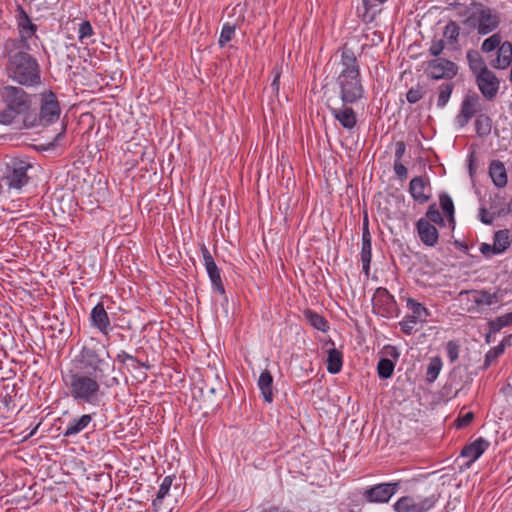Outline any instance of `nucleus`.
I'll return each instance as SVG.
<instances>
[{
	"instance_id": "obj_1",
	"label": "nucleus",
	"mask_w": 512,
	"mask_h": 512,
	"mask_svg": "<svg viewBox=\"0 0 512 512\" xmlns=\"http://www.w3.org/2000/svg\"><path fill=\"white\" fill-rule=\"evenodd\" d=\"M21 40H5L2 56L7 60L6 75L12 81L25 87L41 84V69L37 59L21 46Z\"/></svg>"
},
{
	"instance_id": "obj_2",
	"label": "nucleus",
	"mask_w": 512,
	"mask_h": 512,
	"mask_svg": "<svg viewBox=\"0 0 512 512\" xmlns=\"http://www.w3.org/2000/svg\"><path fill=\"white\" fill-rule=\"evenodd\" d=\"M341 71L336 84L344 105H352L364 96V87L361 80L360 66L354 51L344 44L341 47Z\"/></svg>"
},
{
	"instance_id": "obj_3",
	"label": "nucleus",
	"mask_w": 512,
	"mask_h": 512,
	"mask_svg": "<svg viewBox=\"0 0 512 512\" xmlns=\"http://www.w3.org/2000/svg\"><path fill=\"white\" fill-rule=\"evenodd\" d=\"M80 371L95 376L101 381L110 382V375L115 370L109 352L99 341L92 339L91 343L82 347L77 357Z\"/></svg>"
},
{
	"instance_id": "obj_4",
	"label": "nucleus",
	"mask_w": 512,
	"mask_h": 512,
	"mask_svg": "<svg viewBox=\"0 0 512 512\" xmlns=\"http://www.w3.org/2000/svg\"><path fill=\"white\" fill-rule=\"evenodd\" d=\"M65 383L69 389V395L74 401L95 405L103 394L101 385L111 387L117 384L118 380L115 377H111L110 382L101 381V379H97L95 376L82 371H70Z\"/></svg>"
},
{
	"instance_id": "obj_5",
	"label": "nucleus",
	"mask_w": 512,
	"mask_h": 512,
	"mask_svg": "<svg viewBox=\"0 0 512 512\" xmlns=\"http://www.w3.org/2000/svg\"><path fill=\"white\" fill-rule=\"evenodd\" d=\"M0 96L6 109L0 111V123L12 124L17 115L30 113L32 97L19 86L6 85L0 90Z\"/></svg>"
},
{
	"instance_id": "obj_6",
	"label": "nucleus",
	"mask_w": 512,
	"mask_h": 512,
	"mask_svg": "<svg viewBox=\"0 0 512 512\" xmlns=\"http://www.w3.org/2000/svg\"><path fill=\"white\" fill-rule=\"evenodd\" d=\"M39 100V112H30L23 118L26 128L48 126L55 123L60 117L61 107L54 92L49 90L40 93Z\"/></svg>"
},
{
	"instance_id": "obj_7",
	"label": "nucleus",
	"mask_w": 512,
	"mask_h": 512,
	"mask_svg": "<svg viewBox=\"0 0 512 512\" xmlns=\"http://www.w3.org/2000/svg\"><path fill=\"white\" fill-rule=\"evenodd\" d=\"M471 6L475 10L466 22L470 23L479 35H488L498 29L501 24V15L498 11L476 1H473Z\"/></svg>"
},
{
	"instance_id": "obj_8",
	"label": "nucleus",
	"mask_w": 512,
	"mask_h": 512,
	"mask_svg": "<svg viewBox=\"0 0 512 512\" xmlns=\"http://www.w3.org/2000/svg\"><path fill=\"white\" fill-rule=\"evenodd\" d=\"M32 167V164L27 159L11 158L5 163L1 181L5 184L8 191H20L28 184L30 180L28 171Z\"/></svg>"
},
{
	"instance_id": "obj_9",
	"label": "nucleus",
	"mask_w": 512,
	"mask_h": 512,
	"mask_svg": "<svg viewBox=\"0 0 512 512\" xmlns=\"http://www.w3.org/2000/svg\"><path fill=\"white\" fill-rule=\"evenodd\" d=\"M458 299L462 303V308L468 313H476L484 305L490 306L499 302L497 293H489L485 290H462Z\"/></svg>"
},
{
	"instance_id": "obj_10",
	"label": "nucleus",
	"mask_w": 512,
	"mask_h": 512,
	"mask_svg": "<svg viewBox=\"0 0 512 512\" xmlns=\"http://www.w3.org/2000/svg\"><path fill=\"white\" fill-rule=\"evenodd\" d=\"M480 101V96L475 92L464 96L460 111L455 117V122L460 128L467 126L470 120L481 111Z\"/></svg>"
},
{
	"instance_id": "obj_11",
	"label": "nucleus",
	"mask_w": 512,
	"mask_h": 512,
	"mask_svg": "<svg viewBox=\"0 0 512 512\" xmlns=\"http://www.w3.org/2000/svg\"><path fill=\"white\" fill-rule=\"evenodd\" d=\"M372 303L374 311L383 317H392L397 312V303L386 288L375 290Z\"/></svg>"
},
{
	"instance_id": "obj_12",
	"label": "nucleus",
	"mask_w": 512,
	"mask_h": 512,
	"mask_svg": "<svg viewBox=\"0 0 512 512\" xmlns=\"http://www.w3.org/2000/svg\"><path fill=\"white\" fill-rule=\"evenodd\" d=\"M399 486L398 482L380 483L366 489L363 496L369 503H388L391 497L398 491Z\"/></svg>"
},
{
	"instance_id": "obj_13",
	"label": "nucleus",
	"mask_w": 512,
	"mask_h": 512,
	"mask_svg": "<svg viewBox=\"0 0 512 512\" xmlns=\"http://www.w3.org/2000/svg\"><path fill=\"white\" fill-rule=\"evenodd\" d=\"M476 85L487 101H493L500 89V79L492 70H488L475 77Z\"/></svg>"
},
{
	"instance_id": "obj_14",
	"label": "nucleus",
	"mask_w": 512,
	"mask_h": 512,
	"mask_svg": "<svg viewBox=\"0 0 512 512\" xmlns=\"http://www.w3.org/2000/svg\"><path fill=\"white\" fill-rule=\"evenodd\" d=\"M456 74V64L445 58H437L428 63L427 75L432 79H452Z\"/></svg>"
},
{
	"instance_id": "obj_15",
	"label": "nucleus",
	"mask_w": 512,
	"mask_h": 512,
	"mask_svg": "<svg viewBox=\"0 0 512 512\" xmlns=\"http://www.w3.org/2000/svg\"><path fill=\"white\" fill-rule=\"evenodd\" d=\"M17 25L19 38H9L8 40H21V46L28 47L27 40L35 34L37 26L32 23L29 15L20 5L17 8Z\"/></svg>"
},
{
	"instance_id": "obj_16",
	"label": "nucleus",
	"mask_w": 512,
	"mask_h": 512,
	"mask_svg": "<svg viewBox=\"0 0 512 512\" xmlns=\"http://www.w3.org/2000/svg\"><path fill=\"white\" fill-rule=\"evenodd\" d=\"M201 252H202V256H203V260H204V266L206 268V271L208 273V276L210 278L213 288L219 294H224L225 288H224L222 278L220 275V270L217 267L210 251L204 244L201 246Z\"/></svg>"
},
{
	"instance_id": "obj_17",
	"label": "nucleus",
	"mask_w": 512,
	"mask_h": 512,
	"mask_svg": "<svg viewBox=\"0 0 512 512\" xmlns=\"http://www.w3.org/2000/svg\"><path fill=\"white\" fill-rule=\"evenodd\" d=\"M91 326L108 336L112 330L110 318L102 302L97 303L90 313Z\"/></svg>"
},
{
	"instance_id": "obj_18",
	"label": "nucleus",
	"mask_w": 512,
	"mask_h": 512,
	"mask_svg": "<svg viewBox=\"0 0 512 512\" xmlns=\"http://www.w3.org/2000/svg\"><path fill=\"white\" fill-rule=\"evenodd\" d=\"M332 116L339 122V124L347 130H352L357 125V114L350 107V105H344L341 107L328 106Z\"/></svg>"
},
{
	"instance_id": "obj_19",
	"label": "nucleus",
	"mask_w": 512,
	"mask_h": 512,
	"mask_svg": "<svg viewBox=\"0 0 512 512\" xmlns=\"http://www.w3.org/2000/svg\"><path fill=\"white\" fill-rule=\"evenodd\" d=\"M416 228L418 236L424 245L433 247L438 243V230L428 220L420 218L416 223Z\"/></svg>"
},
{
	"instance_id": "obj_20",
	"label": "nucleus",
	"mask_w": 512,
	"mask_h": 512,
	"mask_svg": "<svg viewBox=\"0 0 512 512\" xmlns=\"http://www.w3.org/2000/svg\"><path fill=\"white\" fill-rule=\"evenodd\" d=\"M371 234L368 228L367 216L364 218L363 232H362V247H361V262L362 269L366 276L370 272V263L372 258Z\"/></svg>"
},
{
	"instance_id": "obj_21",
	"label": "nucleus",
	"mask_w": 512,
	"mask_h": 512,
	"mask_svg": "<svg viewBox=\"0 0 512 512\" xmlns=\"http://www.w3.org/2000/svg\"><path fill=\"white\" fill-rule=\"evenodd\" d=\"M429 184V179L423 176L414 177L410 181L409 192L416 202L424 204L429 201L430 195L425 193V190L429 188Z\"/></svg>"
},
{
	"instance_id": "obj_22",
	"label": "nucleus",
	"mask_w": 512,
	"mask_h": 512,
	"mask_svg": "<svg viewBox=\"0 0 512 512\" xmlns=\"http://www.w3.org/2000/svg\"><path fill=\"white\" fill-rule=\"evenodd\" d=\"M489 445L490 443L486 439L480 437L464 446L460 455L469 459L467 466H470L488 449Z\"/></svg>"
},
{
	"instance_id": "obj_23",
	"label": "nucleus",
	"mask_w": 512,
	"mask_h": 512,
	"mask_svg": "<svg viewBox=\"0 0 512 512\" xmlns=\"http://www.w3.org/2000/svg\"><path fill=\"white\" fill-rule=\"evenodd\" d=\"M512 63V42L504 41L497 50L496 58L490 62L495 69H507Z\"/></svg>"
},
{
	"instance_id": "obj_24",
	"label": "nucleus",
	"mask_w": 512,
	"mask_h": 512,
	"mask_svg": "<svg viewBox=\"0 0 512 512\" xmlns=\"http://www.w3.org/2000/svg\"><path fill=\"white\" fill-rule=\"evenodd\" d=\"M489 176L497 188H504L508 183V175L505 165L500 160H492L488 168Z\"/></svg>"
},
{
	"instance_id": "obj_25",
	"label": "nucleus",
	"mask_w": 512,
	"mask_h": 512,
	"mask_svg": "<svg viewBox=\"0 0 512 512\" xmlns=\"http://www.w3.org/2000/svg\"><path fill=\"white\" fill-rule=\"evenodd\" d=\"M466 59L468 61L469 69L476 77V75H480L488 70L487 64L484 58L481 56L480 52L474 49H470L466 53Z\"/></svg>"
},
{
	"instance_id": "obj_26",
	"label": "nucleus",
	"mask_w": 512,
	"mask_h": 512,
	"mask_svg": "<svg viewBox=\"0 0 512 512\" xmlns=\"http://www.w3.org/2000/svg\"><path fill=\"white\" fill-rule=\"evenodd\" d=\"M91 422H92V416L90 414H83L79 418H74L68 423V425L63 433V436L64 437L75 436V435L79 434L80 432H82L83 430H85Z\"/></svg>"
},
{
	"instance_id": "obj_27",
	"label": "nucleus",
	"mask_w": 512,
	"mask_h": 512,
	"mask_svg": "<svg viewBox=\"0 0 512 512\" xmlns=\"http://www.w3.org/2000/svg\"><path fill=\"white\" fill-rule=\"evenodd\" d=\"M258 386L261 390V394L263 399L267 403H271L273 401V377L269 370H264L260 374L258 379Z\"/></svg>"
},
{
	"instance_id": "obj_28",
	"label": "nucleus",
	"mask_w": 512,
	"mask_h": 512,
	"mask_svg": "<svg viewBox=\"0 0 512 512\" xmlns=\"http://www.w3.org/2000/svg\"><path fill=\"white\" fill-rule=\"evenodd\" d=\"M407 307L411 310V318L416 319L421 323L427 321L431 315L430 311L421 303L417 302L413 298L407 299Z\"/></svg>"
},
{
	"instance_id": "obj_29",
	"label": "nucleus",
	"mask_w": 512,
	"mask_h": 512,
	"mask_svg": "<svg viewBox=\"0 0 512 512\" xmlns=\"http://www.w3.org/2000/svg\"><path fill=\"white\" fill-rule=\"evenodd\" d=\"M175 476H166L160 484L156 498L152 501V506L155 512L161 509L163 499L168 495L172 486Z\"/></svg>"
},
{
	"instance_id": "obj_30",
	"label": "nucleus",
	"mask_w": 512,
	"mask_h": 512,
	"mask_svg": "<svg viewBox=\"0 0 512 512\" xmlns=\"http://www.w3.org/2000/svg\"><path fill=\"white\" fill-rule=\"evenodd\" d=\"M343 365V355L336 348L328 350L327 370L331 374H337L341 371Z\"/></svg>"
},
{
	"instance_id": "obj_31",
	"label": "nucleus",
	"mask_w": 512,
	"mask_h": 512,
	"mask_svg": "<svg viewBox=\"0 0 512 512\" xmlns=\"http://www.w3.org/2000/svg\"><path fill=\"white\" fill-rule=\"evenodd\" d=\"M474 125L477 136L483 138L491 133L492 119L488 115L481 113L476 116Z\"/></svg>"
},
{
	"instance_id": "obj_32",
	"label": "nucleus",
	"mask_w": 512,
	"mask_h": 512,
	"mask_svg": "<svg viewBox=\"0 0 512 512\" xmlns=\"http://www.w3.org/2000/svg\"><path fill=\"white\" fill-rule=\"evenodd\" d=\"M303 315H304L306 321L312 327L316 328L317 330L326 332L327 329L329 328L328 322L325 320V318L323 316H321L317 312H315L311 309H306V310H304Z\"/></svg>"
},
{
	"instance_id": "obj_33",
	"label": "nucleus",
	"mask_w": 512,
	"mask_h": 512,
	"mask_svg": "<svg viewBox=\"0 0 512 512\" xmlns=\"http://www.w3.org/2000/svg\"><path fill=\"white\" fill-rule=\"evenodd\" d=\"M493 244L499 254L504 253L511 245L509 230L503 229L496 231L493 236Z\"/></svg>"
},
{
	"instance_id": "obj_34",
	"label": "nucleus",
	"mask_w": 512,
	"mask_h": 512,
	"mask_svg": "<svg viewBox=\"0 0 512 512\" xmlns=\"http://www.w3.org/2000/svg\"><path fill=\"white\" fill-rule=\"evenodd\" d=\"M393 508L396 512H419L417 502L410 496H403L398 499Z\"/></svg>"
},
{
	"instance_id": "obj_35",
	"label": "nucleus",
	"mask_w": 512,
	"mask_h": 512,
	"mask_svg": "<svg viewBox=\"0 0 512 512\" xmlns=\"http://www.w3.org/2000/svg\"><path fill=\"white\" fill-rule=\"evenodd\" d=\"M460 35V27L455 21H449L444 28L443 36L447 40L448 44L456 45Z\"/></svg>"
},
{
	"instance_id": "obj_36",
	"label": "nucleus",
	"mask_w": 512,
	"mask_h": 512,
	"mask_svg": "<svg viewBox=\"0 0 512 512\" xmlns=\"http://www.w3.org/2000/svg\"><path fill=\"white\" fill-rule=\"evenodd\" d=\"M502 36L500 33H493L491 36L486 38L481 44V52L490 53L494 50H498L502 44Z\"/></svg>"
},
{
	"instance_id": "obj_37",
	"label": "nucleus",
	"mask_w": 512,
	"mask_h": 512,
	"mask_svg": "<svg viewBox=\"0 0 512 512\" xmlns=\"http://www.w3.org/2000/svg\"><path fill=\"white\" fill-rule=\"evenodd\" d=\"M395 364L388 358H381L377 364V373L381 379H389L394 372Z\"/></svg>"
},
{
	"instance_id": "obj_38",
	"label": "nucleus",
	"mask_w": 512,
	"mask_h": 512,
	"mask_svg": "<svg viewBox=\"0 0 512 512\" xmlns=\"http://www.w3.org/2000/svg\"><path fill=\"white\" fill-rule=\"evenodd\" d=\"M512 324V312L495 318L489 322L490 332L497 333L502 328Z\"/></svg>"
},
{
	"instance_id": "obj_39",
	"label": "nucleus",
	"mask_w": 512,
	"mask_h": 512,
	"mask_svg": "<svg viewBox=\"0 0 512 512\" xmlns=\"http://www.w3.org/2000/svg\"><path fill=\"white\" fill-rule=\"evenodd\" d=\"M454 89V84L445 82L440 85L439 87V96L437 100V106L440 108H443L448 103L450 96L452 94V91Z\"/></svg>"
},
{
	"instance_id": "obj_40",
	"label": "nucleus",
	"mask_w": 512,
	"mask_h": 512,
	"mask_svg": "<svg viewBox=\"0 0 512 512\" xmlns=\"http://www.w3.org/2000/svg\"><path fill=\"white\" fill-rule=\"evenodd\" d=\"M441 209L447 215L450 223L454 224V204L451 197L447 194H441L439 197Z\"/></svg>"
},
{
	"instance_id": "obj_41",
	"label": "nucleus",
	"mask_w": 512,
	"mask_h": 512,
	"mask_svg": "<svg viewBox=\"0 0 512 512\" xmlns=\"http://www.w3.org/2000/svg\"><path fill=\"white\" fill-rule=\"evenodd\" d=\"M442 367V362L440 358H434L430 361L427 372H426V379L428 382H433L438 377L440 370Z\"/></svg>"
},
{
	"instance_id": "obj_42",
	"label": "nucleus",
	"mask_w": 512,
	"mask_h": 512,
	"mask_svg": "<svg viewBox=\"0 0 512 512\" xmlns=\"http://www.w3.org/2000/svg\"><path fill=\"white\" fill-rule=\"evenodd\" d=\"M426 220H428L430 223L433 222L440 226L445 225L444 219H443L440 211L437 209L436 204H431L428 207V210L426 212Z\"/></svg>"
},
{
	"instance_id": "obj_43",
	"label": "nucleus",
	"mask_w": 512,
	"mask_h": 512,
	"mask_svg": "<svg viewBox=\"0 0 512 512\" xmlns=\"http://www.w3.org/2000/svg\"><path fill=\"white\" fill-rule=\"evenodd\" d=\"M116 359L119 363H123V364L126 363L127 361H132L133 363H135L134 367L142 366V367H145L146 369H148L150 367L149 365L141 362L136 357L130 355L129 353H127L124 350L120 351L117 354Z\"/></svg>"
},
{
	"instance_id": "obj_44",
	"label": "nucleus",
	"mask_w": 512,
	"mask_h": 512,
	"mask_svg": "<svg viewBox=\"0 0 512 512\" xmlns=\"http://www.w3.org/2000/svg\"><path fill=\"white\" fill-rule=\"evenodd\" d=\"M419 321L416 319H412L411 315H407L404 317V319L399 323L401 331L406 334L410 335L415 330V326Z\"/></svg>"
},
{
	"instance_id": "obj_45",
	"label": "nucleus",
	"mask_w": 512,
	"mask_h": 512,
	"mask_svg": "<svg viewBox=\"0 0 512 512\" xmlns=\"http://www.w3.org/2000/svg\"><path fill=\"white\" fill-rule=\"evenodd\" d=\"M438 498V496L433 494L429 497L424 498L420 502H417V508L419 512H427L430 509H432L436 502L438 501Z\"/></svg>"
},
{
	"instance_id": "obj_46",
	"label": "nucleus",
	"mask_w": 512,
	"mask_h": 512,
	"mask_svg": "<svg viewBox=\"0 0 512 512\" xmlns=\"http://www.w3.org/2000/svg\"><path fill=\"white\" fill-rule=\"evenodd\" d=\"M460 346L457 341L450 340L446 344L447 356L451 363L455 362L459 357Z\"/></svg>"
},
{
	"instance_id": "obj_47",
	"label": "nucleus",
	"mask_w": 512,
	"mask_h": 512,
	"mask_svg": "<svg viewBox=\"0 0 512 512\" xmlns=\"http://www.w3.org/2000/svg\"><path fill=\"white\" fill-rule=\"evenodd\" d=\"M234 32V26L225 24L221 30L219 45L223 47L227 42H229L233 38Z\"/></svg>"
},
{
	"instance_id": "obj_48",
	"label": "nucleus",
	"mask_w": 512,
	"mask_h": 512,
	"mask_svg": "<svg viewBox=\"0 0 512 512\" xmlns=\"http://www.w3.org/2000/svg\"><path fill=\"white\" fill-rule=\"evenodd\" d=\"M504 349L501 345L497 346V347H494V348H491L487 354L485 355V362H484V366L487 368L490 366V364L496 360L502 353H503Z\"/></svg>"
},
{
	"instance_id": "obj_49",
	"label": "nucleus",
	"mask_w": 512,
	"mask_h": 512,
	"mask_svg": "<svg viewBox=\"0 0 512 512\" xmlns=\"http://www.w3.org/2000/svg\"><path fill=\"white\" fill-rule=\"evenodd\" d=\"M424 93L420 86L412 87L408 90L406 94L407 101L411 104L417 103L420 99H422Z\"/></svg>"
},
{
	"instance_id": "obj_50",
	"label": "nucleus",
	"mask_w": 512,
	"mask_h": 512,
	"mask_svg": "<svg viewBox=\"0 0 512 512\" xmlns=\"http://www.w3.org/2000/svg\"><path fill=\"white\" fill-rule=\"evenodd\" d=\"M94 31L89 21H83L79 27V40L82 41L84 38L91 37Z\"/></svg>"
},
{
	"instance_id": "obj_51",
	"label": "nucleus",
	"mask_w": 512,
	"mask_h": 512,
	"mask_svg": "<svg viewBox=\"0 0 512 512\" xmlns=\"http://www.w3.org/2000/svg\"><path fill=\"white\" fill-rule=\"evenodd\" d=\"M480 252L483 256L486 258H490L493 255H499L497 249L495 248L494 244L490 245L488 243H482L479 248Z\"/></svg>"
},
{
	"instance_id": "obj_52",
	"label": "nucleus",
	"mask_w": 512,
	"mask_h": 512,
	"mask_svg": "<svg viewBox=\"0 0 512 512\" xmlns=\"http://www.w3.org/2000/svg\"><path fill=\"white\" fill-rule=\"evenodd\" d=\"M273 73H274V78L271 83V88L275 94H278L279 85H280V77H281V66L276 65L273 69Z\"/></svg>"
},
{
	"instance_id": "obj_53",
	"label": "nucleus",
	"mask_w": 512,
	"mask_h": 512,
	"mask_svg": "<svg viewBox=\"0 0 512 512\" xmlns=\"http://www.w3.org/2000/svg\"><path fill=\"white\" fill-rule=\"evenodd\" d=\"M445 44L442 39L432 41L429 52L432 56H438L444 50Z\"/></svg>"
},
{
	"instance_id": "obj_54",
	"label": "nucleus",
	"mask_w": 512,
	"mask_h": 512,
	"mask_svg": "<svg viewBox=\"0 0 512 512\" xmlns=\"http://www.w3.org/2000/svg\"><path fill=\"white\" fill-rule=\"evenodd\" d=\"M393 169L400 180L406 179L408 171L401 161H394Z\"/></svg>"
},
{
	"instance_id": "obj_55",
	"label": "nucleus",
	"mask_w": 512,
	"mask_h": 512,
	"mask_svg": "<svg viewBox=\"0 0 512 512\" xmlns=\"http://www.w3.org/2000/svg\"><path fill=\"white\" fill-rule=\"evenodd\" d=\"M479 218L482 223L490 225L493 223L495 216L494 214L489 213L487 209L483 207L479 210Z\"/></svg>"
},
{
	"instance_id": "obj_56",
	"label": "nucleus",
	"mask_w": 512,
	"mask_h": 512,
	"mask_svg": "<svg viewBox=\"0 0 512 512\" xmlns=\"http://www.w3.org/2000/svg\"><path fill=\"white\" fill-rule=\"evenodd\" d=\"M406 151V145L403 141L396 142L395 145V161H401Z\"/></svg>"
},
{
	"instance_id": "obj_57",
	"label": "nucleus",
	"mask_w": 512,
	"mask_h": 512,
	"mask_svg": "<svg viewBox=\"0 0 512 512\" xmlns=\"http://www.w3.org/2000/svg\"><path fill=\"white\" fill-rule=\"evenodd\" d=\"M474 418V415L472 412H468L466 413L463 417H460L457 419V426L458 427H465L467 425H469L471 423V421L473 420Z\"/></svg>"
},
{
	"instance_id": "obj_58",
	"label": "nucleus",
	"mask_w": 512,
	"mask_h": 512,
	"mask_svg": "<svg viewBox=\"0 0 512 512\" xmlns=\"http://www.w3.org/2000/svg\"><path fill=\"white\" fill-rule=\"evenodd\" d=\"M386 1L387 0H363V5H364L366 11H368L373 6L372 2H377L379 4H382V3H385Z\"/></svg>"
},
{
	"instance_id": "obj_59",
	"label": "nucleus",
	"mask_w": 512,
	"mask_h": 512,
	"mask_svg": "<svg viewBox=\"0 0 512 512\" xmlns=\"http://www.w3.org/2000/svg\"><path fill=\"white\" fill-rule=\"evenodd\" d=\"M39 425H40V424H37V425H36V426H35V427H34V428L29 432V434L25 436V438H24V439H28V438L32 437V436L36 433V431H37V429H38Z\"/></svg>"
},
{
	"instance_id": "obj_60",
	"label": "nucleus",
	"mask_w": 512,
	"mask_h": 512,
	"mask_svg": "<svg viewBox=\"0 0 512 512\" xmlns=\"http://www.w3.org/2000/svg\"><path fill=\"white\" fill-rule=\"evenodd\" d=\"M64 132H65V127H63L62 131L57 134V136L55 137V142H58L60 140V138L63 137Z\"/></svg>"
},
{
	"instance_id": "obj_61",
	"label": "nucleus",
	"mask_w": 512,
	"mask_h": 512,
	"mask_svg": "<svg viewBox=\"0 0 512 512\" xmlns=\"http://www.w3.org/2000/svg\"><path fill=\"white\" fill-rule=\"evenodd\" d=\"M206 388L209 390V392H210V393H213V394H214V393L216 392V388H215V387H208V386L206 385Z\"/></svg>"
},
{
	"instance_id": "obj_62",
	"label": "nucleus",
	"mask_w": 512,
	"mask_h": 512,
	"mask_svg": "<svg viewBox=\"0 0 512 512\" xmlns=\"http://www.w3.org/2000/svg\"><path fill=\"white\" fill-rule=\"evenodd\" d=\"M508 211L512 213V199L510 200L508 204Z\"/></svg>"
}]
</instances>
